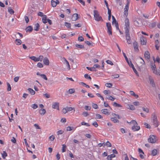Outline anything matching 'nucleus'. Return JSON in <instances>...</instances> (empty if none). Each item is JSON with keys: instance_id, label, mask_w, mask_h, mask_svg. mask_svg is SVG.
<instances>
[{"instance_id": "f257e3e1", "label": "nucleus", "mask_w": 160, "mask_h": 160, "mask_svg": "<svg viewBox=\"0 0 160 160\" xmlns=\"http://www.w3.org/2000/svg\"><path fill=\"white\" fill-rule=\"evenodd\" d=\"M125 29L127 42L128 44L131 43L132 41L129 34V29L130 28V22L128 18H126L125 20Z\"/></svg>"}, {"instance_id": "f03ea898", "label": "nucleus", "mask_w": 160, "mask_h": 160, "mask_svg": "<svg viewBox=\"0 0 160 160\" xmlns=\"http://www.w3.org/2000/svg\"><path fill=\"white\" fill-rule=\"evenodd\" d=\"M152 122L154 127H157L159 125V122L158 120L157 116L154 113L152 115Z\"/></svg>"}, {"instance_id": "7ed1b4c3", "label": "nucleus", "mask_w": 160, "mask_h": 160, "mask_svg": "<svg viewBox=\"0 0 160 160\" xmlns=\"http://www.w3.org/2000/svg\"><path fill=\"white\" fill-rule=\"evenodd\" d=\"M94 16L95 20L99 21L102 19V17L99 16L98 12L97 10L94 11Z\"/></svg>"}, {"instance_id": "20e7f679", "label": "nucleus", "mask_w": 160, "mask_h": 160, "mask_svg": "<svg viewBox=\"0 0 160 160\" xmlns=\"http://www.w3.org/2000/svg\"><path fill=\"white\" fill-rule=\"evenodd\" d=\"M156 137L153 135H151L149 138L148 139V141L151 143H154L157 141Z\"/></svg>"}, {"instance_id": "39448f33", "label": "nucleus", "mask_w": 160, "mask_h": 160, "mask_svg": "<svg viewBox=\"0 0 160 160\" xmlns=\"http://www.w3.org/2000/svg\"><path fill=\"white\" fill-rule=\"evenodd\" d=\"M106 26L108 28V32L110 35H112V27L111 23L109 22H107L106 23Z\"/></svg>"}, {"instance_id": "423d86ee", "label": "nucleus", "mask_w": 160, "mask_h": 160, "mask_svg": "<svg viewBox=\"0 0 160 160\" xmlns=\"http://www.w3.org/2000/svg\"><path fill=\"white\" fill-rule=\"evenodd\" d=\"M151 66L153 72L155 74H158V72L155 64L154 63H151Z\"/></svg>"}, {"instance_id": "0eeeda50", "label": "nucleus", "mask_w": 160, "mask_h": 160, "mask_svg": "<svg viewBox=\"0 0 160 160\" xmlns=\"http://www.w3.org/2000/svg\"><path fill=\"white\" fill-rule=\"evenodd\" d=\"M112 24H115L116 29H117L119 30L118 23L116 21L115 18L113 16H112Z\"/></svg>"}, {"instance_id": "6e6552de", "label": "nucleus", "mask_w": 160, "mask_h": 160, "mask_svg": "<svg viewBox=\"0 0 160 160\" xmlns=\"http://www.w3.org/2000/svg\"><path fill=\"white\" fill-rule=\"evenodd\" d=\"M59 103L57 102H53L52 104V107L54 109L59 110Z\"/></svg>"}, {"instance_id": "1a4fd4ad", "label": "nucleus", "mask_w": 160, "mask_h": 160, "mask_svg": "<svg viewBox=\"0 0 160 160\" xmlns=\"http://www.w3.org/2000/svg\"><path fill=\"white\" fill-rule=\"evenodd\" d=\"M141 44L142 45H145L147 41L146 38L142 36L140 38Z\"/></svg>"}, {"instance_id": "9d476101", "label": "nucleus", "mask_w": 160, "mask_h": 160, "mask_svg": "<svg viewBox=\"0 0 160 160\" xmlns=\"http://www.w3.org/2000/svg\"><path fill=\"white\" fill-rule=\"evenodd\" d=\"M59 2L58 0H56V1L52 0L51 1V5L53 7H55L56 6L57 4H59Z\"/></svg>"}, {"instance_id": "9b49d317", "label": "nucleus", "mask_w": 160, "mask_h": 160, "mask_svg": "<svg viewBox=\"0 0 160 160\" xmlns=\"http://www.w3.org/2000/svg\"><path fill=\"white\" fill-rule=\"evenodd\" d=\"M140 129L139 126L136 125H133L132 127V129L133 131H136L139 130Z\"/></svg>"}, {"instance_id": "f8f14e48", "label": "nucleus", "mask_w": 160, "mask_h": 160, "mask_svg": "<svg viewBox=\"0 0 160 160\" xmlns=\"http://www.w3.org/2000/svg\"><path fill=\"white\" fill-rule=\"evenodd\" d=\"M102 113L106 115H109L110 114V112L107 109H103L101 110Z\"/></svg>"}, {"instance_id": "ddd939ff", "label": "nucleus", "mask_w": 160, "mask_h": 160, "mask_svg": "<svg viewBox=\"0 0 160 160\" xmlns=\"http://www.w3.org/2000/svg\"><path fill=\"white\" fill-rule=\"evenodd\" d=\"M78 18V14L77 13L74 14L72 17V21H75L77 20Z\"/></svg>"}, {"instance_id": "4468645a", "label": "nucleus", "mask_w": 160, "mask_h": 160, "mask_svg": "<svg viewBox=\"0 0 160 160\" xmlns=\"http://www.w3.org/2000/svg\"><path fill=\"white\" fill-rule=\"evenodd\" d=\"M128 9L129 7L125 6V8H124V14L126 16L128 15Z\"/></svg>"}, {"instance_id": "2eb2a0df", "label": "nucleus", "mask_w": 160, "mask_h": 160, "mask_svg": "<svg viewBox=\"0 0 160 160\" xmlns=\"http://www.w3.org/2000/svg\"><path fill=\"white\" fill-rule=\"evenodd\" d=\"M145 58L147 60H149L150 58V54L148 51H146L144 53Z\"/></svg>"}, {"instance_id": "dca6fc26", "label": "nucleus", "mask_w": 160, "mask_h": 160, "mask_svg": "<svg viewBox=\"0 0 160 160\" xmlns=\"http://www.w3.org/2000/svg\"><path fill=\"white\" fill-rule=\"evenodd\" d=\"M43 62L44 64L48 66L49 65V61L47 57H45L44 58Z\"/></svg>"}, {"instance_id": "f3484780", "label": "nucleus", "mask_w": 160, "mask_h": 160, "mask_svg": "<svg viewBox=\"0 0 160 160\" xmlns=\"http://www.w3.org/2000/svg\"><path fill=\"white\" fill-rule=\"evenodd\" d=\"M133 44L135 50L137 51H138V43L136 42H133Z\"/></svg>"}, {"instance_id": "a211bd4d", "label": "nucleus", "mask_w": 160, "mask_h": 160, "mask_svg": "<svg viewBox=\"0 0 160 160\" xmlns=\"http://www.w3.org/2000/svg\"><path fill=\"white\" fill-rule=\"evenodd\" d=\"M40 25L38 23H36L34 25V30L36 31H38L39 29Z\"/></svg>"}, {"instance_id": "6ab92c4d", "label": "nucleus", "mask_w": 160, "mask_h": 160, "mask_svg": "<svg viewBox=\"0 0 160 160\" xmlns=\"http://www.w3.org/2000/svg\"><path fill=\"white\" fill-rule=\"evenodd\" d=\"M149 79L150 84L152 85V87H154L155 86V83L153 80L151 76L149 77Z\"/></svg>"}, {"instance_id": "aec40b11", "label": "nucleus", "mask_w": 160, "mask_h": 160, "mask_svg": "<svg viewBox=\"0 0 160 160\" xmlns=\"http://www.w3.org/2000/svg\"><path fill=\"white\" fill-rule=\"evenodd\" d=\"M127 107L128 109L132 110H134L135 109V108L134 106L132 105L128 104L127 106Z\"/></svg>"}, {"instance_id": "412c9836", "label": "nucleus", "mask_w": 160, "mask_h": 160, "mask_svg": "<svg viewBox=\"0 0 160 160\" xmlns=\"http://www.w3.org/2000/svg\"><path fill=\"white\" fill-rule=\"evenodd\" d=\"M39 112L41 115H43L45 113L46 111L44 109L41 108L39 110Z\"/></svg>"}, {"instance_id": "4be33fe9", "label": "nucleus", "mask_w": 160, "mask_h": 160, "mask_svg": "<svg viewBox=\"0 0 160 160\" xmlns=\"http://www.w3.org/2000/svg\"><path fill=\"white\" fill-rule=\"evenodd\" d=\"M47 17L46 15H44L42 19V21L44 23H46L47 21Z\"/></svg>"}, {"instance_id": "5701e85b", "label": "nucleus", "mask_w": 160, "mask_h": 160, "mask_svg": "<svg viewBox=\"0 0 160 160\" xmlns=\"http://www.w3.org/2000/svg\"><path fill=\"white\" fill-rule=\"evenodd\" d=\"M32 28L31 26H29L26 29L27 32H31L32 31Z\"/></svg>"}, {"instance_id": "b1692460", "label": "nucleus", "mask_w": 160, "mask_h": 160, "mask_svg": "<svg viewBox=\"0 0 160 160\" xmlns=\"http://www.w3.org/2000/svg\"><path fill=\"white\" fill-rule=\"evenodd\" d=\"M22 41L19 39H16L15 40V43L18 45H20L22 43Z\"/></svg>"}, {"instance_id": "393cba45", "label": "nucleus", "mask_w": 160, "mask_h": 160, "mask_svg": "<svg viewBox=\"0 0 160 160\" xmlns=\"http://www.w3.org/2000/svg\"><path fill=\"white\" fill-rule=\"evenodd\" d=\"M63 60H64V61L66 63V64L67 65V66H68V69L69 70H70V65L69 64V62H68V61L65 58H63Z\"/></svg>"}, {"instance_id": "a878e982", "label": "nucleus", "mask_w": 160, "mask_h": 160, "mask_svg": "<svg viewBox=\"0 0 160 160\" xmlns=\"http://www.w3.org/2000/svg\"><path fill=\"white\" fill-rule=\"evenodd\" d=\"M112 116L113 117V118H117L118 119H120V118H121V117H120L119 116V115H118V114H116L115 113H112Z\"/></svg>"}, {"instance_id": "bb28decb", "label": "nucleus", "mask_w": 160, "mask_h": 160, "mask_svg": "<svg viewBox=\"0 0 160 160\" xmlns=\"http://www.w3.org/2000/svg\"><path fill=\"white\" fill-rule=\"evenodd\" d=\"M29 58H30L31 59L33 60L35 62H38V59L37 58H36V57L35 56H32L29 57Z\"/></svg>"}, {"instance_id": "cd10ccee", "label": "nucleus", "mask_w": 160, "mask_h": 160, "mask_svg": "<svg viewBox=\"0 0 160 160\" xmlns=\"http://www.w3.org/2000/svg\"><path fill=\"white\" fill-rule=\"evenodd\" d=\"M28 90L31 94L33 95L35 94V92L32 89L28 88Z\"/></svg>"}, {"instance_id": "c85d7f7f", "label": "nucleus", "mask_w": 160, "mask_h": 160, "mask_svg": "<svg viewBox=\"0 0 160 160\" xmlns=\"http://www.w3.org/2000/svg\"><path fill=\"white\" fill-rule=\"evenodd\" d=\"M66 146L65 144L62 145V152H66Z\"/></svg>"}, {"instance_id": "c756f323", "label": "nucleus", "mask_w": 160, "mask_h": 160, "mask_svg": "<svg viewBox=\"0 0 160 160\" xmlns=\"http://www.w3.org/2000/svg\"><path fill=\"white\" fill-rule=\"evenodd\" d=\"M140 59L141 60V61L140 62V63H141V66H144L145 65V61H144L143 59L141 57L140 58Z\"/></svg>"}, {"instance_id": "7c9ffc66", "label": "nucleus", "mask_w": 160, "mask_h": 160, "mask_svg": "<svg viewBox=\"0 0 160 160\" xmlns=\"http://www.w3.org/2000/svg\"><path fill=\"white\" fill-rule=\"evenodd\" d=\"M2 155L3 158L5 159L7 156V154L5 151H3V153H2Z\"/></svg>"}, {"instance_id": "2f4dec72", "label": "nucleus", "mask_w": 160, "mask_h": 160, "mask_svg": "<svg viewBox=\"0 0 160 160\" xmlns=\"http://www.w3.org/2000/svg\"><path fill=\"white\" fill-rule=\"evenodd\" d=\"M110 120L114 123L119 122V120L116 119V118H110Z\"/></svg>"}, {"instance_id": "473e14b6", "label": "nucleus", "mask_w": 160, "mask_h": 160, "mask_svg": "<svg viewBox=\"0 0 160 160\" xmlns=\"http://www.w3.org/2000/svg\"><path fill=\"white\" fill-rule=\"evenodd\" d=\"M157 150L156 149H154L152 151V155L153 156H155L157 155Z\"/></svg>"}, {"instance_id": "72a5a7b5", "label": "nucleus", "mask_w": 160, "mask_h": 160, "mask_svg": "<svg viewBox=\"0 0 160 160\" xmlns=\"http://www.w3.org/2000/svg\"><path fill=\"white\" fill-rule=\"evenodd\" d=\"M8 11L11 14H13L14 12V11L13 9L11 8L10 7H9L8 8Z\"/></svg>"}, {"instance_id": "f704fd0d", "label": "nucleus", "mask_w": 160, "mask_h": 160, "mask_svg": "<svg viewBox=\"0 0 160 160\" xmlns=\"http://www.w3.org/2000/svg\"><path fill=\"white\" fill-rule=\"evenodd\" d=\"M106 98L108 100H110L112 101L114 100L115 99V98L112 97L111 96H108V97Z\"/></svg>"}, {"instance_id": "c9c22d12", "label": "nucleus", "mask_w": 160, "mask_h": 160, "mask_svg": "<svg viewBox=\"0 0 160 160\" xmlns=\"http://www.w3.org/2000/svg\"><path fill=\"white\" fill-rule=\"evenodd\" d=\"M113 105L116 107H122V106L120 104H119L116 102H114L113 103Z\"/></svg>"}, {"instance_id": "e433bc0d", "label": "nucleus", "mask_w": 160, "mask_h": 160, "mask_svg": "<svg viewBox=\"0 0 160 160\" xmlns=\"http://www.w3.org/2000/svg\"><path fill=\"white\" fill-rule=\"evenodd\" d=\"M66 108L68 112L71 111L73 109L75 110L74 108L72 107H66Z\"/></svg>"}, {"instance_id": "4c0bfd02", "label": "nucleus", "mask_w": 160, "mask_h": 160, "mask_svg": "<svg viewBox=\"0 0 160 160\" xmlns=\"http://www.w3.org/2000/svg\"><path fill=\"white\" fill-rule=\"evenodd\" d=\"M49 139L50 141H52L55 139V137L53 135H52L49 137Z\"/></svg>"}, {"instance_id": "58836bf2", "label": "nucleus", "mask_w": 160, "mask_h": 160, "mask_svg": "<svg viewBox=\"0 0 160 160\" xmlns=\"http://www.w3.org/2000/svg\"><path fill=\"white\" fill-rule=\"evenodd\" d=\"M75 46L76 47L80 48H84V46L82 45L76 44Z\"/></svg>"}, {"instance_id": "ea45409f", "label": "nucleus", "mask_w": 160, "mask_h": 160, "mask_svg": "<svg viewBox=\"0 0 160 160\" xmlns=\"http://www.w3.org/2000/svg\"><path fill=\"white\" fill-rule=\"evenodd\" d=\"M130 123H131V124L133 125H138V124L137 123V122L135 121V120H133L131 121L130 122Z\"/></svg>"}, {"instance_id": "a19ab883", "label": "nucleus", "mask_w": 160, "mask_h": 160, "mask_svg": "<svg viewBox=\"0 0 160 160\" xmlns=\"http://www.w3.org/2000/svg\"><path fill=\"white\" fill-rule=\"evenodd\" d=\"M38 62L39 61H42L43 59V56L42 55H40L38 58Z\"/></svg>"}, {"instance_id": "79ce46f5", "label": "nucleus", "mask_w": 160, "mask_h": 160, "mask_svg": "<svg viewBox=\"0 0 160 160\" xmlns=\"http://www.w3.org/2000/svg\"><path fill=\"white\" fill-rule=\"evenodd\" d=\"M7 84L8 86L7 90L8 91H10L11 89V85L8 82H7Z\"/></svg>"}, {"instance_id": "37998d69", "label": "nucleus", "mask_w": 160, "mask_h": 160, "mask_svg": "<svg viewBox=\"0 0 160 160\" xmlns=\"http://www.w3.org/2000/svg\"><path fill=\"white\" fill-rule=\"evenodd\" d=\"M86 68L88 70H90V71H96V70L94 69V68H93V67H91V68H89V67H87Z\"/></svg>"}, {"instance_id": "c03bdc74", "label": "nucleus", "mask_w": 160, "mask_h": 160, "mask_svg": "<svg viewBox=\"0 0 160 160\" xmlns=\"http://www.w3.org/2000/svg\"><path fill=\"white\" fill-rule=\"evenodd\" d=\"M74 129L73 127L68 126L67 128V130L68 131H71Z\"/></svg>"}, {"instance_id": "a18cd8bd", "label": "nucleus", "mask_w": 160, "mask_h": 160, "mask_svg": "<svg viewBox=\"0 0 160 160\" xmlns=\"http://www.w3.org/2000/svg\"><path fill=\"white\" fill-rule=\"evenodd\" d=\"M84 77L86 79H88L90 80H91V78L88 74H85L84 75Z\"/></svg>"}, {"instance_id": "49530a36", "label": "nucleus", "mask_w": 160, "mask_h": 160, "mask_svg": "<svg viewBox=\"0 0 160 160\" xmlns=\"http://www.w3.org/2000/svg\"><path fill=\"white\" fill-rule=\"evenodd\" d=\"M142 110L147 113H148L149 112V109L148 108H145L143 107L142 108Z\"/></svg>"}, {"instance_id": "de8ad7c7", "label": "nucleus", "mask_w": 160, "mask_h": 160, "mask_svg": "<svg viewBox=\"0 0 160 160\" xmlns=\"http://www.w3.org/2000/svg\"><path fill=\"white\" fill-rule=\"evenodd\" d=\"M144 125L146 128H150L151 127L150 125L147 123L145 122L144 123Z\"/></svg>"}, {"instance_id": "09e8293b", "label": "nucleus", "mask_w": 160, "mask_h": 160, "mask_svg": "<svg viewBox=\"0 0 160 160\" xmlns=\"http://www.w3.org/2000/svg\"><path fill=\"white\" fill-rule=\"evenodd\" d=\"M80 84L81 85H82L83 86H84L87 88H89L90 87L89 86H88V85H87L86 83H85L84 82H81Z\"/></svg>"}, {"instance_id": "8fccbe9b", "label": "nucleus", "mask_w": 160, "mask_h": 160, "mask_svg": "<svg viewBox=\"0 0 160 160\" xmlns=\"http://www.w3.org/2000/svg\"><path fill=\"white\" fill-rule=\"evenodd\" d=\"M65 26L68 28H70L71 27V25L70 23L65 22Z\"/></svg>"}, {"instance_id": "3c124183", "label": "nucleus", "mask_w": 160, "mask_h": 160, "mask_svg": "<svg viewBox=\"0 0 160 160\" xmlns=\"http://www.w3.org/2000/svg\"><path fill=\"white\" fill-rule=\"evenodd\" d=\"M38 107V106L36 104H34L32 105V108L34 109H36Z\"/></svg>"}, {"instance_id": "603ef678", "label": "nucleus", "mask_w": 160, "mask_h": 160, "mask_svg": "<svg viewBox=\"0 0 160 160\" xmlns=\"http://www.w3.org/2000/svg\"><path fill=\"white\" fill-rule=\"evenodd\" d=\"M105 86L108 88H111L112 86V84L111 83H107L105 84Z\"/></svg>"}, {"instance_id": "864d4df0", "label": "nucleus", "mask_w": 160, "mask_h": 160, "mask_svg": "<svg viewBox=\"0 0 160 160\" xmlns=\"http://www.w3.org/2000/svg\"><path fill=\"white\" fill-rule=\"evenodd\" d=\"M92 107L95 109H97L98 108V105L96 104L93 103H92Z\"/></svg>"}, {"instance_id": "5fc2aeb1", "label": "nucleus", "mask_w": 160, "mask_h": 160, "mask_svg": "<svg viewBox=\"0 0 160 160\" xmlns=\"http://www.w3.org/2000/svg\"><path fill=\"white\" fill-rule=\"evenodd\" d=\"M40 76L45 80H47L48 78L45 74H42L40 75Z\"/></svg>"}, {"instance_id": "6e6d98bb", "label": "nucleus", "mask_w": 160, "mask_h": 160, "mask_svg": "<svg viewBox=\"0 0 160 160\" xmlns=\"http://www.w3.org/2000/svg\"><path fill=\"white\" fill-rule=\"evenodd\" d=\"M96 118L98 119H101L102 118V117L99 114H96Z\"/></svg>"}, {"instance_id": "4d7b16f0", "label": "nucleus", "mask_w": 160, "mask_h": 160, "mask_svg": "<svg viewBox=\"0 0 160 160\" xmlns=\"http://www.w3.org/2000/svg\"><path fill=\"white\" fill-rule=\"evenodd\" d=\"M43 96L46 98H50V95L48 93H45L43 94Z\"/></svg>"}, {"instance_id": "13d9d810", "label": "nucleus", "mask_w": 160, "mask_h": 160, "mask_svg": "<svg viewBox=\"0 0 160 160\" xmlns=\"http://www.w3.org/2000/svg\"><path fill=\"white\" fill-rule=\"evenodd\" d=\"M81 124L82 125H85L87 126H89L90 125L88 123H86L84 122H81Z\"/></svg>"}, {"instance_id": "bf43d9fd", "label": "nucleus", "mask_w": 160, "mask_h": 160, "mask_svg": "<svg viewBox=\"0 0 160 160\" xmlns=\"http://www.w3.org/2000/svg\"><path fill=\"white\" fill-rule=\"evenodd\" d=\"M68 92L70 94H72L74 92L75 90L74 89L72 88L69 89Z\"/></svg>"}, {"instance_id": "052dcab7", "label": "nucleus", "mask_w": 160, "mask_h": 160, "mask_svg": "<svg viewBox=\"0 0 160 160\" xmlns=\"http://www.w3.org/2000/svg\"><path fill=\"white\" fill-rule=\"evenodd\" d=\"M132 68L135 73L136 74L137 76H138L139 75L138 73V72L137 71V70L134 67H132Z\"/></svg>"}, {"instance_id": "680f3d73", "label": "nucleus", "mask_w": 160, "mask_h": 160, "mask_svg": "<svg viewBox=\"0 0 160 160\" xmlns=\"http://www.w3.org/2000/svg\"><path fill=\"white\" fill-rule=\"evenodd\" d=\"M128 62V64L129 66L130 67L132 68V67H134L133 64L130 61L129 62V61H128V62Z\"/></svg>"}, {"instance_id": "e2e57ef3", "label": "nucleus", "mask_w": 160, "mask_h": 160, "mask_svg": "<svg viewBox=\"0 0 160 160\" xmlns=\"http://www.w3.org/2000/svg\"><path fill=\"white\" fill-rule=\"evenodd\" d=\"M62 113L64 114H65L68 112L66 107L63 108V109H62Z\"/></svg>"}, {"instance_id": "0e129e2a", "label": "nucleus", "mask_w": 160, "mask_h": 160, "mask_svg": "<svg viewBox=\"0 0 160 160\" xmlns=\"http://www.w3.org/2000/svg\"><path fill=\"white\" fill-rule=\"evenodd\" d=\"M106 146H107L108 147H111L112 146L111 143L107 141L106 143Z\"/></svg>"}, {"instance_id": "69168bd1", "label": "nucleus", "mask_w": 160, "mask_h": 160, "mask_svg": "<svg viewBox=\"0 0 160 160\" xmlns=\"http://www.w3.org/2000/svg\"><path fill=\"white\" fill-rule=\"evenodd\" d=\"M37 66L39 68H42L43 66L41 62L38 63Z\"/></svg>"}, {"instance_id": "338daca9", "label": "nucleus", "mask_w": 160, "mask_h": 160, "mask_svg": "<svg viewBox=\"0 0 160 160\" xmlns=\"http://www.w3.org/2000/svg\"><path fill=\"white\" fill-rule=\"evenodd\" d=\"M63 132V131L62 130H60L57 132L58 135L62 134Z\"/></svg>"}, {"instance_id": "774afa93", "label": "nucleus", "mask_w": 160, "mask_h": 160, "mask_svg": "<svg viewBox=\"0 0 160 160\" xmlns=\"http://www.w3.org/2000/svg\"><path fill=\"white\" fill-rule=\"evenodd\" d=\"M82 114L84 117H85L88 116L89 115L87 112H83V113H82Z\"/></svg>"}]
</instances>
